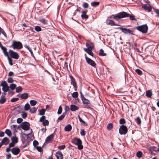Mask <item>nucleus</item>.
<instances>
[{"label":"nucleus","instance_id":"obj_1","mask_svg":"<svg viewBox=\"0 0 159 159\" xmlns=\"http://www.w3.org/2000/svg\"><path fill=\"white\" fill-rule=\"evenodd\" d=\"M129 17L131 20H136L137 19L135 18V16L132 14H129L124 11H122L114 16L113 18L116 20H118L121 18Z\"/></svg>","mask_w":159,"mask_h":159},{"label":"nucleus","instance_id":"obj_2","mask_svg":"<svg viewBox=\"0 0 159 159\" xmlns=\"http://www.w3.org/2000/svg\"><path fill=\"white\" fill-rule=\"evenodd\" d=\"M72 142L77 146L79 149L81 150L83 148V146L82 145V141L80 139L74 138L72 140Z\"/></svg>","mask_w":159,"mask_h":159},{"label":"nucleus","instance_id":"obj_3","mask_svg":"<svg viewBox=\"0 0 159 159\" xmlns=\"http://www.w3.org/2000/svg\"><path fill=\"white\" fill-rule=\"evenodd\" d=\"M28 139V135L25 134H21V141L24 145L20 147V148H24L28 144L29 140Z\"/></svg>","mask_w":159,"mask_h":159},{"label":"nucleus","instance_id":"obj_4","mask_svg":"<svg viewBox=\"0 0 159 159\" xmlns=\"http://www.w3.org/2000/svg\"><path fill=\"white\" fill-rule=\"evenodd\" d=\"M136 29L139 31L143 33H146L147 32L148 27L147 25L145 24L137 27Z\"/></svg>","mask_w":159,"mask_h":159},{"label":"nucleus","instance_id":"obj_5","mask_svg":"<svg viewBox=\"0 0 159 159\" xmlns=\"http://www.w3.org/2000/svg\"><path fill=\"white\" fill-rule=\"evenodd\" d=\"M128 132L127 127L124 125L120 126L119 129V133L120 135H125Z\"/></svg>","mask_w":159,"mask_h":159},{"label":"nucleus","instance_id":"obj_6","mask_svg":"<svg viewBox=\"0 0 159 159\" xmlns=\"http://www.w3.org/2000/svg\"><path fill=\"white\" fill-rule=\"evenodd\" d=\"M20 127L25 130H28L29 129L30 124L27 122H24L20 124Z\"/></svg>","mask_w":159,"mask_h":159},{"label":"nucleus","instance_id":"obj_7","mask_svg":"<svg viewBox=\"0 0 159 159\" xmlns=\"http://www.w3.org/2000/svg\"><path fill=\"white\" fill-rule=\"evenodd\" d=\"M9 53L10 56L15 59H17L19 58V56L17 53L13 51V50H9Z\"/></svg>","mask_w":159,"mask_h":159},{"label":"nucleus","instance_id":"obj_8","mask_svg":"<svg viewBox=\"0 0 159 159\" xmlns=\"http://www.w3.org/2000/svg\"><path fill=\"white\" fill-rule=\"evenodd\" d=\"M70 78L71 81V84L74 86L75 90H77V83L75 79L73 76L71 75L70 76Z\"/></svg>","mask_w":159,"mask_h":159},{"label":"nucleus","instance_id":"obj_9","mask_svg":"<svg viewBox=\"0 0 159 159\" xmlns=\"http://www.w3.org/2000/svg\"><path fill=\"white\" fill-rule=\"evenodd\" d=\"M81 98L84 104L88 106L90 104V101L88 99H86L83 95H81Z\"/></svg>","mask_w":159,"mask_h":159},{"label":"nucleus","instance_id":"obj_10","mask_svg":"<svg viewBox=\"0 0 159 159\" xmlns=\"http://www.w3.org/2000/svg\"><path fill=\"white\" fill-rule=\"evenodd\" d=\"M10 47H12L13 49H18L20 47V42L13 41Z\"/></svg>","mask_w":159,"mask_h":159},{"label":"nucleus","instance_id":"obj_11","mask_svg":"<svg viewBox=\"0 0 159 159\" xmlns=\"http://www.w3.org/2000/svg\"><path fill=\"white\" fill-rule=\"evenodd\" d=\"M85 59L89 65L93 66V67H95L96 64L95 62L91 60V59L88 58L87 57H85Z\"/></svg>","mask_w":159,"mask_h":159},{"label":"nucleus","instance_id":"obj_12","mask_svg":"<svg viewBox=\"0 0 159 159\" xmlns=\"http://www.w3.org/2000/svg\"><path fill=\"white\" fill-rule=\"evenodd\" d=\"M119 29L123 32L125 34H132L133 31L130 30L122 27H120Z\"/></svg>","mask_w":159,"mask_h":159},{"label":"nucleus","instance_id":"obj_13","mask_svg":"<svg viewBox=\"0 0 159 159\" xmlns=\"http://www.w3.org/2000/svg\"><path fill=\"white\" fill-rule=\"evenodd\" d=\"M142 7L145 10H151L152 9V7L148 3L142 4Z\"/></svg>","mask_w":159,"mask_h":159},{"label":"nucleus","instance_id":"obj_14","mask_svg":"<svg viewBox=\"0 0 159 159\" xmlns=\"http://www.w3.org/2000/svg\"><path fill=\"white\" fill-rule=\"evenodd\" d=\"M54 136L53 134H51L46 138L45 142L47 143H49L52 142Z\"/></svg>","mask_w":159,"mask_h":159},{"label":"nucleus","instance_id":"obj_15","mask_svg":"<svg viewBox=\"0 0 159 159\" xmlns=\"http://www.w3.org/2000/svg\"><path fill=\"white\" fill-rule=\"evenodd\" d=\"M56 156L57 159H62L63 158V154L60 151H58L56 152Z\"/></svg>","mask_w":159,"mask_h":159},{"label":"nucleus","instance_id":"obj_16","mask_svg":"<svg viewBox=\"0 0 159 159\" xmlns=\"http://www.w3.org/2000/svg\"><path fill=\"white\" fill-rule=\"evenodd\" d=\"M20 151L19 148H14L11 149L12 153L15 155H17L19 154Z\"/></svg>","mask_w":159,"mask_h":159},{"label":"nucleus","instance_id":"obj_17","mask_svg":"<svg viewBox=\"0 0 159 159\" xmlns=\"http://www.w3.org/2000/svg\"><path fill=\"white\" fill-rule=\"evenodd\" d=\"M79 109V107L75 105H71L70 106V109L72 111H75Z\"/></svg>","mask_w":159,"mask_h":159},{"label":"nucleus","instance_id":"obj_18","mask_svg":"<svg viewBox=\"0 0 159 159\" xmlns=\"http://www.w3.org/2000/svg\"><path fill=\"white\" fill-rule=\"evenodd\" d=\"M87 11H83L81 15V17L83 19H87L88 18V16L86 14Z\"/></svg>","mask_w":159,"mask_h":159},{"label":"nucleus","instance_id":"obj_19","mask_svg":"<svg viewBox=\"0 0 159 159\" xmlns=\"http://www.w3.org/2000/svg\"><path fill=\"white\" fill-rule=\"evenodd\" d=\"M29 97L28 94L26 93H24L20 94V100L26 99Z\"/></svg>","mask_w":159,"mask_h":159},{"label":"nucleus","instance_id":"obj_20","mask_svg":"<svg viewBox=\"0 0 159 159\" xmlns=\"http://www.w3.org/2000/svg\"><path fill=\"white\" fill-rule=\"evenodd\" d=\"M152 95V92L151 90L147 91L146 92V96L148 98H151Z\"/></svg>","mask_w":159,"mask_h":159},{"label":"nucleus","instance_id":"obj_21","mask_svg":"<svg viewBox=\"0 0 159 159\" xmlns=\"http://www.w3.org/2000/svg\"><path fill=\"white\" fill-rule=\"evenodd\" d=\"M72 129V126L70 124H68L65 127V130L66 131H70Z\"/></svg>","mask_w":159,"mask_h":159},{"label":"nucleus","instance_id":"obj_22","mask_svg":"<svg viewBox=\"0 0 159 159\" xmlns=\"http://www.w3.org/2000/svg\"><path fill=\"white\" fill-rule=\"evenodd\" d=\"M1 142L3 144L6 145L9 142V139L7 137H5L3 139Z\"/></svg>","mask_w":159,"mask_h":159},{"label":"nucleus","instance_id":"obj_23","mask_svg":"<svg viewBox=\"0 0 159 159\" xmlns=\"http://www.w3.org/2000/svg\"><path fill=\"white\" fill-rule=\"evenodd\" d=\"M78 117L79 120L80 121V122L84 126H86L87 125V124L84 120L82 119L80 117L79 115H78Z\"/></svg>","mask_w":159,"mask_h":159},{"label":"nucleus","instance_id":"obj_24","mask_svg":"<svg viewBox=\"0 0 159 159\" xmlns=\"http://www.w3.org/2000/svg\"><path fill=\"white\" fill-rule=\"evenodd\" d=\"M39 21L44 25H47L48 24V20L45 19H41L39 20Z\"/></svg>","mask_w":159,"mask_h":159},{"label":"nucleus","instance_id":"obj_25","mask_svg":"<svg viewBox=\"0 0 159 159\" xmlns=\"http://www.w3.org/2000/svg\"><path fill=\"white\" fill-rule=\"evenodd\" d=\"M66 115V112H63L62 113V115L58 118V120H57V122H58V120H62L64 118Z\"/></svg>","mask_w":159,"mask_h":159},{"label":"nucleus","instance_id":"obj_26","mask_svg":"<svg viewBox=\"0 0 159 159\" xmlns=\"http://www.w3.org/2000/svg\"><path fill=\"white\" fill-rule=\"evenodd\" d=\"M99 55L101 56H105L106 55V54L104 53L103 50L102 49H101L100 50Z\"/></svg>","mask_w":159,"mask_h":159},{"label":"nucleus","instance_id":"obj_27","mask_svg":"<svg viewBox=\"0 0 159 159\" xmlns=\"http://www.w3.org/2000/svg\"><path fill=\"white\" fill-rule=\"evenodd\" d=\"M99 3V2H93L91 3V5L92 6L95 7L98 6Z\"/></svg>","mask_w":159,"mask_h":159},{"label":"nucleus","instance_id":"obj_28","mask_svg":"<svg viewBox=\"0 0 159 159\" xmlns=\"http://www.w3.org/2000/svg\"><path fill=\"white\" fill-rule=\"evenodd\" d=\"M37 108L34 107L30 109V111L31 113H35L37 111Z\"/></svg>","mask_w":159,"mask_h":159},{"label":"nucleus","instance_id":"obj_29","mask_svg":"<svg viewBox=\"0 0 159 159\" xmlns=\"http://www.w3.org/2000/svg\"><path fill=\"white\" fill-rule=\"evenodd\" d=\"M5 133L9 136H11V132L10 130L8 129H7L5 131Z\"/></svg>","mask_w":159,"mask_h":159},{"label":"nucleus","instance_id":"obj_30","mask_svg":"<svg viewBox=\"0 0 159 159\" xmlns=\"http://www.w3.org/2000/svg\"><path fill=\"white\" fill-rule=\"evenodd\" d=\"M78 93L77 92H74L72 94V97L75 98H76L78 97Z\"/></svg>","mask_w":159,"mask_h":159},{"label":"nucleus","instance_id":"obj_31","mask_svg":"<svg viewBox=\"0 0 159 159\" xmlns=\"http://www.w3.org/2000/svg\"><path fill=\"white\" fill-rule=\"evenodd\" d=\"M142 154L143 153L142 152L139 151L137 152L136 156L138 158H141L142 156Z\"/></svg>","mask_w":159,"mask_h":159},{"label":"nucleus","instance_id":"obj_32","mask_svg":"<svg viewBox=\"0 0 159 159\" xmlns=\"http://www.w3.org/2000/svg\"><path fill=\"white\" fill-rule=\"evenodd\" d=\"M135 121L138 125H139L141 124V120L139 117H137L135 119Z\"/></svg>","mask_w":159,"mask_h":159},{"label":"nucleus","instance_id":"obj_33","mask_svg":"<svg viewBox=\"0 0 159 159\" xmlns=\"http://www.w3.org/2000/svg\"><path fill=\"white\" fill-rule=\"evenodd\" d=\"M9 88V87L8 86L3 87L2 88V90L4 92H7L8 91Z\"/></svg>","mask_w":159,"mask_h":159},{"label":"nucleus","instance_id":"obj_34","mask_svg":"<svg viewBox=\"0 0 159 159\" xmlns=\"http://www.w3.org/2000/svg\"><path fill=\"white\" fill-rule=\"evenodd\" d=\"M30 103L32 106H34L36 105L37 102L36 101L32 100L30 101Z\"/></svg>","mask_w":159,"mask_h":159},{"label":"nucleus","instance_id":"obj_35","mask_svg":"<svg viewBox=\"0 0 159 159\" xmlns=\"http://www.w3.org/2000/svg\"><path fill=\"white\" fill-rule=\"evenodd\" d=\"M151 152L152 153H153V152L155 151L156 152H157L158 150V149H157V147L155 146H153L150 149Z\"/></svg>","mask_w":159,"mask_h":159},{"label":"nucleus","instance_id":"obj_36","mask_svg":"<svg viewBox=\"0 0 159 159\" xmlns=\"http://www.w3.org/2000/svg\"><path fill=\"white\" fill-rule=\"evenodd\" d=\"M16 85L14 84H12L10 85V88L12 90H14L16 87Z\"/></svg>","mask_w":159,"mask_h":159},{"label":"nucleus","instance_id":"obj_37","mask_svg":"<svg viewBox=\"0 0 159 159\" xmlns=\"http://www.w3.org/2000/svg\"><path fill=\"white\" fill-rule=\"evenodd\" d=\"M6 101V98L3 97H1L0 100V103L1 104H3Z\"/></svg>","mask_w":159,"mask_h":159},{"label":"nucleus","instance_id":"obj_38","mask_svg":"<svg viewBox=\"0 0 159 159\" xmlns=\"http://www.w3.org/2000/svg\"><path fill=\"white\" fill-rule=\"evenodd\" d=\"M30 105L28 103L26 104L25 106V111H28L30 109Z\"/></svg>","mask_w":159,"mask_h":159},{"label":"nucleus","instance_id":"obj_39","mask_svg":"<svg viewBox=\"0 0 159 159\" xmlns=\"http://www.w3.org/2000/svg\"><path fill=\"white\" fill-rule=\"evenodd\" d=\"M93 47L92 46H89L87 48H84V49L85 51H92Z\"/></svg>","mask_w":159,"mask_h":159},{"label":"nucleus","instance_id":"obj_40","mask_svg":"<svg viewBox=\"0 0 159 159\" xmlns=\"http://www.w3.org/2000/svg\"><path fill=\"white\" fill-rule=\"evenodd\" d=\"M21 113V116L23 118L25 119L27 117V114L26 112H22Z\"/></svg>","mask_w":159,"mask_h":159},{"label":"nucleus","instance_id":"obj_41","mask_svg":"<svg viewBox=\"0 0 159 159\" xmlns=\"http://www.w3.org/2000/svg\"><path fill=\"white\" fill-rule=\"evenodd\" d=\"M17 127V125H13L11 126V129L14 132H17L16 130V128Z\"/></svg>","mask_w":159,"mask_h":159},{"label":"nucleus","instance_id":"obj_42","mask_svg":"<svg viewBox=\"0 0 159 159\" xmlns=\"http://www.w3.org/2000/svg\"><path fill=\"white\" fill-rule=\"evenodd\" d=\"M35 30L37 32H39L42 30L41 28L38 26H36L34 28Z\"/></svg>","mask_w":159,"mask_h":159},{"label":"nucleus","instance_id":"obj_43","mask_svg":"<svg viewBox=\"0 0 159 159\" xmlns=\"http://www.w3.org/2000/svg\"><path fill=\"white\" fill-rule=\"evenodd\" d=\"M45 110L42 109L39 111V114L41 115H43L45 114Z\"/></svg>","mask_w":159,"mask_h":159},{"label":"nucleus","instance_id":"obj_44","mask_svg":"<svg viewBox=\"0 0 159 159\" xmlns=\"http://www.w3.org/2000/svg\"><path fill=\"white\" fill-rule=\"evenodd\" d=\"M119 123L120 124H123L125 123V121L123 118L120 119L119 120Z\"/></svg>","mask_w":159,"mask_h":159},{"label":"nucleus","instance_id":"obj_45","mask_svg":"<svg viewBox=\"0 0 159 159\" xmlns=\"http://www.w3.org/2000/svg\"><path fill=\"white\" fill-rule=\"evenodd\" d=\"M109 25H111L113 26V25H117L116 24H115V23L112 20H110L109 21V22L108 23Z\"/></svg>","mask_w":159,"mask_h":159},{"label":"nucleus","instance_id":"obj_46","mask_svg":"<svg viewBox=\"0 0 159 159\" xmlns=\"http://www.w3.org/2000/svg\"><path fill=\"white\" fill-rule=\"evenodd\" d=\"M49 121L48 120H45L43 123V125L44 126L48 125H49Z\"/></svg>","mask_w":159,"mask_h":159},{"label":"nucleus","instance_id":"obj_47","mask_svg":"<svg viewBox=\"0 0 159 159\" xmlns=\"http://www.w3.org/2000/svg\"><path fill=\"white\" fill-rule=\"evenodd\" d=\"M0 85L2 87L8 86L7 83L5 81L2 82Z\"/></svg>","mask_w":159,"mask_h":159},{"label":"nucleus","instance_id":"obj_48","mask_svg":"<svg viewBox=\"0 0 159 159\" xmlns=\"http://www.w3.org/2000/svg\"><path fill=\"white\" fill-rule=\"evenodd\" d=\"M113 127V125L112 123H110L107 126V129L109 130H111Z\"/></svg>","mask_w":159,"mask_h":159},{"label":"nucleus","instance_id":"obj_49","mask_svg":"<svg viewBox=\"0 0 159 159\" xmlns=\"http://www.w3.org/2000/svg\"><path fill=\"white\" fill-rule=\"evenodd\" d=\"M135 72L139 75H141L143 74L142 71L139 69H136Z\"/></svg>","mask_w":159,"mask_h":159},{"label":"nucleus","instance_id":"obj_50","mask_svg":"<svg viewBox=\"0 0 159 159\" xmlns=\"http://www.w3.org/2000/svg\"><path fill=\"white\" fill-rule=\"evenodd\" d=\"M12 142L15 143V144H16V143H17V142H18L17 139L16 137H14L12 138Z\"/></svg>","mask_w":159,"mask_h":159},{"label":"nucleus","instance_id":"obj_51","mask_svg":"<svg viewBox=\"0 0 159 159\" xmlns=\"http://www.w3.org/2000/svg\"><path fill=\"white\" fill-rule=\"evenodd\" d=\"M89 4L86 2H84L82 5V6L84 8H87L88 7Z\"/></svg>","mask_w":159,"mask_h":159},{"label":"nucleus","instance_id":"obj_52","mask_svg":"<svg viewBox=\"0 0 159 159\" xmlns=\"http://www.w3.org/2000/svg\"><path fill=\"white\" fill-rule=\"evenodd\" d=\"M62 107L61 106H60L59 107V109L57 111V114H61L62 111Z\"/></svg>","mask_w":159,"mask_h":159},{"label":"nucleus","instance_id":"obj_53","mask_svg":"<svg viewBox=\"0 0 159 159\" xmlns=\"http://www.w3.org/2000/svg\"><path fill=\"white\" fill-rule=\"evenodd\" d=\"M7 82L9 83H12L14 82V80L12 78L9 77L7 80Z\"/></svg>","mask_w":159,"mask_h":159},{"label":"nucleus","instance_id":"obj_54","mask_svg":"<svg viewBox=\"0 0 159 159\" xmlns=\"http://www.w3.org/2000/svg\"><path fill=\"white\" fill-rule=\"evenodd\" d=\"M86 52H87L89 54L91 55L92 57H93L94 54L92 52V51L91 50L88 51H85Z\"/></svg>","mask_w":159,"mask_h":159},{"label":"nucleus","instance_id":"obj_55","mask_svg":"<svg viewBox=\"0 0 159 159\" xmlns=\"http://www.w3.org/2000/svg\"><path fill=\"white\" fill-rule=\"evenodd\" d=\"M66 147L65 145H62L61 146H58V148L60 150H63Z\"/></svg>","mask_w":159,"mask_h":159},{"label":"nucleus","instance_id":"obj_56","mask_svg":"<svg viewBox=\"0 0 159 159\" xmlns=\"http://www.w3.org/2000/svg\"><path fill=\"white\" fill-rule=\"evenodd\" d=\"M45 116H42L40 119L39 121L42 122L45 120Z\"/></svg>","mask_w":159,"mask_h":159},{"label":"nucleus","instance_id":"obj_57","mask_svg":"<svg viewBox=\"0 0 159 159\" xmlns=\"http://www.w3.org/2000/svg\"><path fill=\"white\" fill-rule=\"evenodd\" d=\"M19 99L18 98H13L11 99V101L12 102H14L18 101Z\"/></svg>","mask_w":159,"mask_h":159},{"label":"nucleus","instance_id":"obj_58","mask_svg":"<svg viewBox=\"0 0 159 159\" xmlns=\"http://www.w3.org/2000/svg\"><path fill=\"white\" fill-rule=\"evenodd\" d=\"M85 131L84 129L81 130L80 134L82 136L85 135Z\"/></svg>","mask_w":159,"mask_h":159},{"label":"nucleus","instance_id":"obj_59","mask_svg":"<svg viewBox=\"0 0 159 159\" xmlns=\"http://www.w3.org/2000/svg\"><path fill=\"white\" fill-rule=\"evenodd\" d=\"M36 148L38 151L39 152H41L42 151V148L40 146H37Z\"/></svg>","mask_w":159,"mask_h":159},{"label":"nucleus","instance_id":"obj_60","mask_svg":"<svg viewBox=\"0 0 159 159\" xmlns=\"http://www.w3.org/2000/svg\"><path fill=\"white\" fill-rule=\"evenodd\" d=\"M8 59L10 64V65L12 66L13 65L12 63V60L9 57H8Z\"/></svg>","mask_w":159,"mask_h":159},{"label":"nucleus","instance_id":"obj_61","mask_svg":"<svg viewBox=\"0 0 159 159\" xmlns=\"http://www.w3.org/2000/svg\"><path fill=\"white\" fill-rule=\"evenodd\" d=\"M33 144L34 146H35L36 145H37L39 144V143L37 141L34 140L33 142Z\"/></svg>","mask_w":159,"mask_h":159},{"label":"nucleus","instance_id":"obj_62","mask_svg":"<svg viewBox=\"0 0 159 159\" xmlns=\"http://www.w3.org/2000/svg\"><path fill=\"white\" fill-rule=\"evenodd\" d=\"M69 110V107L67 106H66L65 107V112H66V114L67 113V111Z\"/></svg>","mask_w":159,"mask_h":159},{"label":"nucleus","instance_id":"obj_63","mask_svg":"<svg viewBox=\"0 0 159 159\" xmlns=\"http://www.w3.org/2000/svg\"><path fill=\"white\" fill-rule=\"evenodd\" d=\"M15 143H13V142H12L11 143L9 144V147H13L15 145Z\"/></svg>","mask_w":159,"mask_h":159},{"label":"nucleus","instance_id":"obj_64","mask_svg":"<svg viewBox=\"0 0 159 159\" xmlns=\"http://www.w3.org/2000/svg\"><path fill=\"white\" fill-rule=\"evenodd\" d=\"M24 46L27 48L29 51H31V50H32L31 48L29 47L27 45H25Z\"/></svg>","mask_w":159,"mask_h":159}]
</instances>
